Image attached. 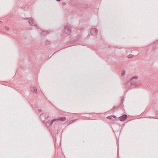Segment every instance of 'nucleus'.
<instances>
[{"label": "nucleus", "instance_id": "obj_1", "mask_svg": "<svg viewBox=\"0 0 158 158\" xmlns=\"http://www.w3.org/2000/svg\"><path fill=\"white\" fill-rule=\"evenodd\" d=\"M138 77L137 76H135L132 77L130 81L128 83V84H132L134 85L135 87L138 86L139 85V83L137 81V79Z\"/></svg>", "mask_w": 158, "mask_h": 158}, {"label": "nucleus", "instance_id": "obj_2", "mask_svg": "<svg viewBox=\"0 0 158 158\" xmlns=\"http://www.w3.org/2000/svg\"><path fill=\"white\" fill-rule=\"evenodd\" d=\"M71 28L70 27V26L68 25H67L66 26L64 27V33L69 35L71 33V30L70 29Z\"/></svg>", "mask_w": 158, "mask_h": 158}, {"label": "nucleus", "instance_id": "obj_3", "mask_svg": "<svg viewBox=\"0 0 158 158\" xmlns=\"http://www.w3.org/2000/svg\"><path fill=\"white\" fill-rule=\"evenodd\" d=\"M56 121V119H54L53 120L51 121L49 120L48 122H46V123H45V124H46V126H47V127H49L52 125L53 124V123Z\"/></svg>", "mask_w": 158, "mask_h": 158}, {"label": "nucleus", "instance_id": "obj_4", "mask_svg": "<svg viewBox=\"0 0 158 158\" xmlns=\"http://www.w3.org/2000/svg\"><path fill=\"white\" fill-rule=\"evenodd\" d=\"M127 115L126 114H124V115L121 116L119 117L118 119L120 121H123L127 119Z\"/></svg>", "mask_w": 158, "mask_h": 158}, {"label": "nucleus", "instance_id": "obj_5", "mask_svg": "<svg viewBox=\"0 0 158 158\" xmlns=\"http://www.w3.org/2000/svg\"><path fill=\"white\" fill-rule=\"evenodd\" d=\"M90 33L92 35H95L97 33V31L95 28H92L90 29Z\"/></svg>", "mask_w": 158, "mask_h": 158}, {"label": "nucleus", "instance_id": "obj_6", "mask_svg": "<svg viewBox=\"0 0 158 158\" xmlns=\"http://www.w3.org/2000/svg\"><path fill=\"white\" fill-rule=\"evenodd\" d=\"M107 118L113 120L114 121L116 119V117L115 116L110 115L107 117Z\"/></svg>", "mask_w": 158, "mask_h": 158}, {"label": "nucleus", "instance_id": "obj_7", "mask_svg": "<svg viewBox=\"0 0 158 158\" xmlns=\"http://www.w3.org/2000/svg\"><path fill=\"white\" fill-rule=\"evenodd\" d=\"M32 91L34 93H37V89H36V88L35 86H33L32 87L31 89Z\"/></svg>", "mask_w": 158, "mask_h": 158}, {"label": "nucleus", "instance_id": "obj_8", "mask_svg": "<svg viewBox=\"0 0 158 158\" xmlns=\"http://www.w3.org/2000/svg\"><path fill=\"white\" fill-rule=\"evenodd\" d=\"M56 119V120L60 121H64L66 120V118L65 117H61L59 118Z\"/></svg>", "mask_w": 158, "mask_h": 158}, {"label": "nucleus", "instance_id": "obj_9", "mask_svg": "<svg viewBox=\"0 0 158 158\" xmlns=\"http://www.w3.org/2000/svg\"><path fill=\"white\" fill-rule=\"evenodd\" d=\"M48 34V32L47 31H43L41 32V34L44 35H45Z\"/></svg>", "mask_w": 158, "mask_h": 158}, {"label": "nucleus", "instance_id": "obj_10", "mask_svg": "<svg viewBox=\"0 0 158 158\" xmlns=\"http://www.w3.org/2000/svg\"><path fill=\"white\" fill-rule=\"evenodd\" d=\"M29 24H30V25H31L32 26H34V23L31 20L29 21Z\"/></svg>", "mask_w": 158, "mask_h": 158}, {"label": "nucleus", "instance_id": "obj_11", "mask_svg": "<svg viewBox=\"0 0 158 158\" xmlns=\"http://www.w3.org/2000/svg\"><path fill=\"white\" fill-rule=\"evenodd\" d=\"M125 74V70H123L122 71V75L123 76Z\"/></svg>", "mask_w": 158, "mask_h": 158}, {"label": "nucleus", "instance_id": "obj_12", "mask_svg": "<svg viewBox=\"0 0 158 158\" xmlns=\"http://www.w3.org/2000/svg\"><path fill=\"white\" fill-rule=\"evenodd\" d=\"M133 57V55L132 54H130L128 55V58H131Z\"/></svg>", "mask_w": 158, "mask_h": 158}, {"label": "nucleus", "instance_id": "obj_13", "mask_svg": "<svg viewBox=\"0 0 158 158\" xmlns=\"http://www.w3.org/2000/svg\"><path fill=\"white\" fill-rule=\"evenodd\" d=\"M5 30H9V28L8 27H7V26H5Z\"/></svg>", "mask_w": 158, "mask_h": 158}, {"label": "nucleus", "instance_id": "obj_14", "mask_svg": "<svg viewBox=\"0 0 158 158\" xmlns=\"http://www.w3.org/2000/svg\"><path fill=\"white\" fill-rule=\"evenodd\" d=\"M63 5L64 6L66 5V3H65V2L63 3Z\"/></svg>", "mask_w": 158, "mask_h": 158}, {"label": "nucleus", "instance_id": "obj_15", "mask_svg": "<svg viewBox=\"0 0 158 158\" xmlns=\"http://www.w3.org/2000/svg\"><path fill=\"white\" fill-rule=\"evenodd\" d=\"M56 0L57 1V2H60V0Z\"/></svg>", "mask_w": 158, "mask_h": 158}, {"label": "nucleus", "instance_id": "obj_16", "mask_svg": "<svg viewBox=\"0 0 158 158\" xmlns=\"http://www.w3.org/2000/svg\"><path fill=\"white\" fill-rule=\"evenodd\" d=\"M39 112H40L41 111V110L39 109Z\"/></svg>", "mask_w": 158, "mask_h": 158}, {"label": "nucleus", "instance_id": "obj_17", "mask_svg": "<svg viewBox=\"0 0 158 158\" xmlns=\"http://www.w3.org/2000/svg\"><path fill=\"white\" fill-rule=\"evenodd\" d=\"M1 23V21H0V23Z\"/></svg>", "mask_w": 158, "mask_h": 158}]
</instances>
